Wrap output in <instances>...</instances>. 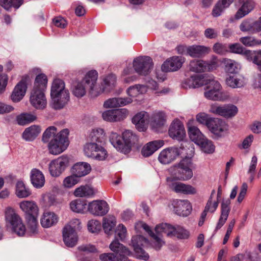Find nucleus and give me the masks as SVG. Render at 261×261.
Wrapping results in <instances>:
<instances>
[{
  "instance_id": "obj_1",
  "label": "nucleus",
  "mask_w": 261,
  "mask_h": 261,
  "mask_svg": "<svg viewBox=\"0 0 261 261\" xmlns=\"http://www.w3.org/2000/svg\"><path fill=\"white\" fill-rule=\"evenodd\" d=\"M205 81L204 85L206 87L203 93L205 98L208 100L219 101H224L230 98L227 92L222 91L221 85L213 75L209 74Z\"/></svg>"
},
{
  "instance_id": "obj_2",
  "label": "nucleus",
  "mask_w": 261,
  "mask_h": 261,
  "mask_svg": "<svg viewBox=\"0 0 261 261\" xmlns=\"http://www.w3.org/2000/svg\"><path fill=\"white\" fill-rule=\"evenodd\" d=\"M192 163L191 159L186 157L170 168V172L173 178L179 180H186L191 179L193 175L191 169Z\"/></svg>"
},
{
  "instance_id": "obj_3",
  "label": "nucleus",
  "mask_w": 261,
  "mask_h": 261,
  "mask_svg": "<svg viewBox=\"0 0 261 261\" xmlns=\"http://www.w3.org/2000/svg\"><path fill=\"white\" fill-rule=\"evenodd\" d=\"M69 133L68 129H63L57 134L55 139L48 143L47 149L50 154L57 155L67 149L69 145Z\"/></svg>"
},
{
  "instance_id": "obj_4",
  "label": "nucleus",
  "mask_w": 261,
  "mask_h": 261,
  "mask_svg": "<svg viewBox=\"0 0 261 261\" xmlns=\"http://www.w3.org/2000/svg\"><path fill=\"white\" fill-rule=\"evenodd\" d=\"M5 218L7 224L10 226L14 233L18 236H22L25 234V226L13 208L8 206L5 208Z\"/></svg>"
},
{
  "instance_id": "obj_5",
  "label": "nucleus",
  "mask_w": 261,
  "mask_h": 261,
  "mask_svg": "<svg viewBox=\"0 0 261 261\" xmlns=\"http://www.w3.org/2000/svg\"><path fill=\"white\" fill-rule=\"evenodd\" d=\"M81 222L75 219L66 225L63 229V237L65 244L68 247L74 246L77 241L76 231L81 228Z\"/></svg>"
},
{
  "instance_id": "obj_6",
  "label": "nucleus",
  "mask_w": 261,
  "mask_h": 261,
  "mask_svg": "<svg viewBox=\"0 0 261 261\" xmlns=\"http://www.w3.org/2000/svg\"><path fill=\"white\" fill-rule=\"evenodd\" d=\"M98 73L96 70H92L88 71L82 80L89 90L92 97H97L105 91L103 88L97 83Z\"/></svg>"
},
{
  "instance_id": "obj_7",
  "label": "nucleus",
  "mask_w": 261,
  "mask_h": 261,
  "mask_svg": "<svg viewBox=\"0 0 261 261\" xmlns=\"http://www.w3.org/2000/svg\"><path fill=\"white\" fill-rule=\"evenodd\" d=\"M158 233H164L168 237H176L179 239H187L189 232L180 226H173L167 223L158 225L155 228Z\"/></svg>"
},
{
  "instance_id": "obj_8",
  "label": "nucleus",
  "mask_w": 261,
  "mask_h": 261,
  "mask_svg": "<svg viewBox=\"0 0 261 261\" xmlns=\"http://www.w3.org/2000/svg\"><path fill=\"white\" fill-rule=\"evenodd\" d=\"M133 67L139 75L145 76L148 74L153 67L152 59L148 56H140L134 59Z\"/></svg>"
},
{
  "instance_id": "obj_9",
  "label": "nucleus",
  "mask_w": 261,
  "mask_h": 261,
  "mask_svg": "<svg viewBox=\"0 0 261 261\" xmlns=\"http://www.w3.org/2000/svg\"><path fill=\"white\" fill-rule=\"evenodd\" d=\"M217 67L218 64L216 60L206 62L201 60H193L189 63V69L196 73L211 72L216 69Z\"/></svg>"
},
{
  "instance_id": "obj_10",
  "label": "nucleus",
  "mask_w": 261,
  "mask_h": 261,
  "mask_svg": "<svg viewBox=\"0 0 261 261\" xmlns=\"http://www.w3.org/2000/svg\"><path fill=\"white\" fill-rule=\"evenodd\" d=\"M209 112L215 115L229 118L234 117L238 113V108L232 104H226L222 106L211 105Z\"/></svg>"
},
{
  "instance_id": "obj_11",
  "label": "nucleus",
  "mask_w": 261,
  "mask_h": 261,
  "mask_svg": "<svg viewBox=\"0 0 261 261\" xmlns=\"http://www.w3.org/2000/svg\"><path fill=\"white\" fill-rule=\"evenodd\" d=\"M69 163L68 158L66 155L61 156L51 161L49 164V171L53 177L59 176L65 170Z\"/></svg>"
},
{
  "instance_id": "obj_12",
  "label": "nucleus",
  "mask_w": 261,
  "mask_h": 261,
  "mask_svg": "<svg viewBox=\"0 0 261 261\" xmlns=\"http://www.w3.org/2000/svg\"><path fill=\"white\" fill-rule=\"evenodd\" d=\"M148 240L142 236H136L132 238L131 244L136 252L138 258L146 260L149 258V255L142 248L147 244Z\"/></svg>"
},
{
  "instance_id": "obj_13",
  "label": "nucleus",
  "mask_w": 261,
  "mask_h": 261,
  "mask_svg": "<svg viewBox=\"0 0 261 261\" xmlns=\"http://www.w3.org/2000/svg\"><path fill=\"white\" fill-rule=\"evenodd\" d=\"M171 206L175 214L182 217L189 215L192 210L191 204L188 200H173Z\"/></svg>"
},
{
  "instance_id": "obj_14",
  "label": "nucleus",
  "mask_w": 261,
  "mask_h": 261,
  "mask_svg": "<svg viewBox=\"0 0 261 261\" xmlns=\"http://www.w3.org/2000/svg\"><path fill=\"white\" fill-rule=\"evenodd\" d=\"M209 74H194L185 79L182 83V87L184 89L197 88L203 86L205 84Z\"/></svg>"
},
{
  "instance_id": "obj_15",
  "label": "nucleus",
  "mask_w": 261,
  "mask_h": 261,
  "mask_svg": "<svg viewBox=\"0 0 261 261\" xmlns=\"http://www.w3.org/2000/svg\"><path fill=\"white\" fill-rule=\"evenodd\" d=\"M88 209L89 212L94 215L102 216L108 213L109 206L106 201L97 200L90 202Z\"/></svg>"
},
{
  "instance_id": "obj_16",
  "label": "nucleus",
  "mask_w": 261,
  "mask_h": 261,
  "mask_svg": "<svg viewBox=\"0 0 261 261\" xmlns=\"http://www.w3.org/2000/svg\"><path fill=\"white\" fill-rule=\"evenodd\" d=\"M207 127L212 133L218 137L223 136L228 130L227 124L219 118L211 119Z\"/></svg>"
},
{
  "instance_id": "obj_17",
  "label": "nucleus",
  "mask_w": 261,
  "mask_h": 261,
  "mask_svg": "<svg viewBox=\"0 0 261 261\" xmlns=\"http://www.w3.org/2000/svg\"><path fill=\"white\" fill-rule=\"evenodd\" d=\"M128 114V112L126 109L109 110L103 112L102 117L107 121H120L126 118Z\"/></svg>"
},
{
  "instance_id": "obj_18",
  "label": "nucleus",
  "mask_w": 261,
  "mask_h": 261,
  "mask_svg": "<svg viewBox=\"0 0 261 261\" xmlns=\"http://www.w3.org/2000/svg\"><path fill=\"white\" fill-rule=\"evenodd\" d=\"M122 148L121 152L126 154L130 152L132 147L138 141V136L132 131L126 130L122 134Z\"/></svg>"
},
{
  "instance_id": "obj_19",
  "label": "nucleus",
  "mask_w": 261,
  "mask_h": 261,
  "mask_svg": "<svg viewBox=\"0 0 261 261\" xmlns=\"http://www.w3.org/2000/svg\"><path fill=\"white\" fill-rule=\"evenodd\" d=\"M169 135L172 139L178 141L183 140L186 135V131L180 121L175 119L171 123L169 128Z\"/></svg>"
},
{
  "instance_id": "obj_20",
  "label": "nucleus",
  "mask_w": 261,
  "mask_h": 261,
  "mask_svg": "<svg viewBox=\"0 0 261 261\" xmlns=\"http://www.w3.org/2000/svg\"><path fill=\"white\" fill-rule=\"evenodd\" d=\"M180 154V149L172 147L163 150L159 154L158 159L163 164H168L173 161Z\"/></svg>"
},
{
  "instance_id": "obj_21",
  "label": "nucleus",
  "mask_w": 261,
  "mask_h": 261,
  "mask_svg": "<svg viewBox=\"0 0 261 261\" xmlns=\"http://www.w3.org/2000/svg\"><path fill=\"white\" fill-rule=\"evenodd\" d=\"M185 62L182 57L174 56L164 62L162 69L165 72L175 71L180 69Z\"/></svg>"
},
{
  "instance_id": "obj_22",
  "label": "nucleus",
  "mask_w": 261,
  "mask_h": 261,
  "mask_svg": "<svg viewBox=\"0 0 261 261\" xmlns=\"http://www.w3.org/2000/svg\"><path fill=\"white\" fill-rule=\"evenodd\" d=\"M44 90H33L30 96V102L32 105L38 109H44L47 104Z\"/></svg>"
},
{
  "instance_id": "obj_23",
  "label": "nucleus",
  "mask_w": 261,
  "mask_h": 261,
  "mask_svg": "<svg viewBox=\"0 0 261 261\" xmlns=\"http://www.w3.org/2000/svg\"><path fill=\"white\" fill-rule=\"evenodd\" d=\"M69 91H65L57 94L56 96L51 97V107L56 110H59L64 108L69 100Z\"/></svg>"
},
{
  "instance_id": "obj_24",
  "label": "nucleus",
  "mask_w": 261,
  "mask_h": 261,
  "mask_svg": "<svg viewBox=\"0 0 261 261\" xmlns=\"http://www.w3.org/2000/svg\"><path fill=\"white\" fill-rule=\"evenodd\" d=\"M149 115L144 111L140 112L136 114L132 118V122L135 125L136 128L140 132L144 131L148 123Z\"/></svg>"
},
{
  "instance_id": "obj_25",
  "label": "nucleus",
  "mask_w": 261,
  "mask_h": 261,
  "mask_svg": "<svg viewBox=\"0 0 261 261\" xmlns=\"http://www.w3.org/2000/svg\"><path fill=\"white\" fill-rule=\"evenodd\" d=\"M210 48L203 45H193L186 48V54L193 58H200L210 51Z\"/></svg>"
},
{
  "instance_id": "obj_26",
  "label": "nucleus",
  "mask_w": 261,
  "mask_h": 261,
  "mask_svg": "<svg viewBox=\"0 0 261 261\" xmlns=\"http://www.w3.org/2000/svg\"><path fill=\"white\" fill-rule=\"evenodd\" d=\"M164 142L162 140H154L147 143L141 149V154L144 157L151 155L155 151L162 147Z\"/></svg>"
},
{
  "instance_id": "obj_27",
  "label": "nucleus",
  "mask_w": 261,
  "mask_h": 261,
  "mask_svg": "<svg viewBox=\"0 0 261 261\" xmlns=\"http://www.w3.org/2000/svg\"><path fill=\"white\" fill-rule=\"evenodd\" d=\"M230 200L229 199L222 200L221 204V216L216 227V230L221 228L227 220L230 211Z\"/></svg>"
},
{
  "instance_id": "obj_28",
  "label": "nucleus",
  "mask_w": 261,
  "mask_h": 261,
  "mask_svg": "<svg viewBox=\"0 0 261 261\" xmlns=\"http://www.w3.org/2000/svg\"><path fill=\"white\" fill-rule=\"evenodd\" d=\"M27 88L25 81L22 79L15 87L11 95L12 100L16 102L22 99L25 94Z\"/></svg>"
},
{
  "instance_id": "obj_29",
  "label": "nucleus",
  "mask_w": 261,
  "mask_h": 261,
  "mask_svg": "<svg viewBox=\"0 0 261 261\" xmlns=\"http://www.w3.org/2000/svg\"><path fill=\"white\" fill-rule=\"evenodd\" d=\"M170 189L177 193L184 194H195L196 193V189L189 185H186L182 182H173L170 185Z\"/></svg>"
},
{
  "instance_id": "obj_30",
  "label": "nucleus",
  "mask_w": 261,
  "mask_h": 261,
  "mask_svg": "<svg viewBox=\"0 0 261 261\" xmlns=\"http://www.w3.org/2000/svg\"><path fill=\"white\" fill-rule=\"evenodd\" d=\"M241 4V7L235 14V18L237 19L242 18L249 14L255 7V3L253 0H243Z\"/></svg>"
},
{
  "instance_id": "obj_31",
  "label": "nucleus",
  "mask_w": 261,
  "mask_h": 261,
  "mask_svg": "<svg viewBox=\"0 0 261 261\" xmlns=\"http://www.w3.org/2000/svg\"><path fill=\"white\" fill-rule=\"evenodd\" d=\"M226 85L232 88H240L246 84L245 77L242 75H229L225 80Z\"/></svg>"
},
{
  "instance_id": "obj_32",
  "label": "nucleus",
  "mask_w": 261,
  "mask_h": 261,
  "mask_svg": "<svg viewBox=\"0 0 261 261\" xmlns=\"http://www.w3.org/2000/svg\"><path fill=\"white\" fill-rule=\"evenodd\" d=\"M19 205L20 208L27 215V217L38 216V208L34 202L24 200L20 202Z\"/></svg>"
},
{
  "instance_id": "obj_33",
  "label": "nucleus",
  "mask_w": 261,
  "mask_h": 261,
  "mask_svg": "<svg viewBox=\"0 0 261 261\" xmlns=\"http://www.w3.org/2000/svg\"><path fill=\"white\" fill-rule=\"evenodd\" d=\"M109 248L111 251L116 253V255L119 257L128 258V256L130 254V251L128 250L122 244L115 239L110 245Z\"/></svg>"
},
{
  "instance_id": "obj_34",
  "label": "nucleus",
  "mask_w": 261,
  "mask_h": 261,
  "mask_svg": "<svg viewBox=\"0 0 261 261\" xmlns=\"http://www.w3.org/2000/svg\"><path fill=\"white\" fill-rule=\"evenodd\" d=\"M41 224L44 228H48L55 225L58 221V216L52 212H45L41 219Z\"/></svg>"
},
{
  "instance_id": "obj_35",
  "label": "nucleus",
  "mask_w": 261,
  "mask_h": 261,
  "mask_svg": "<svg viewBox=\"0 0 261 261\" xmlns=\"http://www.w3.org/2000/svg\"><path fill=\"white\" fill-rule=\"evenodd\" d=\"M166 120L167 116L164 112H155L151 116L150 125L152 127L157 128L163 126Z\"/></svg>"
},
{
  "instance_id": "obj_36",
  "label": "nucleus",
  "mask_w": 261,
  "mask_h": 261,
  "mask_svg": "<svg viewBox=\"0 0 261 261\" xmlns=\"http://www.w3.org/2000/svg\"><path fill=\"white\" fill-rule=\"evenodd\" d=\"M90 171L91 167L87 163H77L74 165L71 169L72 174L79 178L86 175Z\"/></svg>"
},
{
  "instance_id": "obj_37",
  "label": "nucleus",
  "mask_w": 261,
  "mask_h": 261,
  "mask_svg": "<svg viewBox=\"0 0 261 261\" xmlns=\"http://www.w3.org/2000/svg\"><path fill=\"white\" fill-rule=\"evenodd\" d=\"M39 125H33L25 129L22 134V138L27 141L34 140L41 133Z\"/></svg>"
},
{
  "instance_id": "obj_38",
  "label": "nucleus",
  "mask_w": 261,
  "mask_h": 261,
  "mask_svg": "<svg viewBox=\"0 0 261 261\" xmlns=\"http://www.w3.org/2000/svg\"><path fill=\"white\" fill-rule=\"evenodd\" d=\"M31 180L33 186L39 188L43 187L45 182V177L41 171L37 169L31 171Z\"/></svg>"
},
{
  "instance_id": "obj_39",
  "label": "nucleus",
  "mask_w": 261,
  "mask_h": 261,
  "mask_svg": "<svg viewBox=\"0 0 261 261\" xmlns=\"http://www.w3.org/2000/svg\"><path fill=\"white\" fill-rule=\"evenodd\" d=\"M233 1L219 0L213 9L212 15L215 17L220 16L225 9L229 7L231 4L232 3Z\"/></svg>"
},
{
  "instance_id": "obj_40",
  "label": "nucleus",
  "mask_w": 261,
  "mask_h": 261,
  "mask_svg": "<svg viewBox=\"0 0 261 261\" xmlns=\"http://www.w3.org/2000/svg\"><path fill=\"white\" fill-rule=\"evenodd\" d=\"M87 87L81 81H75L72 85V93L77 98L83 97L86 93Z\"/></svg>"
},
{
  "instance_id": "obj_41",
  "label": "nucleus",
  "mask_w": 261,
  "mask_h": 261,
  "mask_svg": "<svg viewBox=\"0 0 261 261\" xmlns=\"http://www.w3.org/2000/svg\"><path fill=\"white\" fill-rule=\"evenodd\" d=\"M63 91H68L65 87L64 82L59 79L54 80L51 88L50 96H56L57 94L62 93Z\"/></svg>"
},
{
  "instance_id": "obj_42",
  "label": "nucleus",
  "mask_w": 261,
  "mask_h": 261,
  "mask_svg": "<svg viewBox=\"0 0 261 261\" xmlns=\"http://www.w3.org/2000/svg\"><path fill=\"white\" fill-rule=\"evenodd\" d=\"M188 134L190 139L197 145L201 144V141L205 138L200 130L195 126L190 127Z\"/></svg>"
},
{
  "instance_id": "obj_43",
  "label": "nucleus",
  "mask_w": 261,
  "mask_h": 261,
  "mask_svg": "<svg viewBox=\"0 0 261 261\" xmlns=\"http://www.w3.org/2000/svg\"><path fill=\"white\" fill-rule=\"evenodd\" d=\"M57 128L54 126L48 127L44 132L43 133L42 137V141L44 143H48L51 140L55 139L57 134Z\"/></svg>"
},
{
  "instance_id": "obj_44",
  "label": "nucleus",
  "mask_w": 261,
  "mask_h": 261,
  "mask_svg": "<svg viewBox=\"0 0 261 261\" xmlns=\"http://www.w3.org/2000/svg\"><path fill=\"white\" fill-rule=\"evenodd\" d=\"M16 195L20 198H24L29 197L31 192L28 188H27L22 181H19L16 185Z\"/></svg>"
},
{
  "instance_id": "obj_45",
  "label": "nucleus",
  "mask_w": 261,
  "mask_h": 261,
  "mask_svg": "<svg viewBox=\"0 0 261 261\" xmlns=\"http://www.w3.org/2000/svg\"><path fill=\"white\" fill-rule=\"evenodd\" d=\"M93 194V188L88 185L81 186L76 188L74 192V196L79 197H89Z\"/></svg>"
},
{
  "instance_id": "obj_46",
  "label": "nucleus",
  "mask_w": 261,
  "mask_h": 261,
  "mask_svg": "<svg viewBox=\"0 0 261 261\" xmlns=\"http://www.w3.org/2000/svg\"><path fill=\"white\" fill-rule=\"evenodd\" d=\"M37 119V116L32 113H22L16 118V120L18 124L24 125L31 123Z\"/></svg>"
},
{
  "instance_id": "obj_47",
  "label": "nucleus",
  "mask_w": 261,
  "mask_h": 261,
  "mask_svg": "<svg viewBox=\"0 0 261 261\" xmlns=\"http://www.w3.org/2000/svg\"><path fill=\"white\" fill-rule=\"evenodd\" d=\"M116 224V218L113 216H109L103 218L102 221V227L105 232L109 234L112 231Z\"/></svg>"
},
{
  "instance_id": "obj_48",
  "label": "nucleus",
  "mask_w": 261,
  "mask_h": 261,
  "mask_svg": "<svg viewBox=\"0 0 261 261\" xmlns=\"http://www.w3.org/2000/svg\"><path fill=\"white\" fill-rule=\"evenodd\" d=\"M23 3V0H0V6L7 11L11 8H19Z\"/></svg>"
},
{
  "instance_id": "obj_49",
  "label": "nucleus",
  "mask_w": 261,
  "mask_h": 261,
  "mask_svg": "<svg viewBox=\"0 0 261 261\" xmlns=\"http://www.w3.org/2000/svg\"><path fill=\"white\" fill-rule=\"evenodd\" d=\"M47 83V79L45 74L38 75L35 79L33 90H44L46 88Z\"/></svg>"
},
{
  "instance_id": "obj_50",
  "label": "nucleus",
  "mask_w": 261,
  "mask_h": 261,
  "mask_svg": "<svg viewBox=\"0 0 261 261\" xmlns=\"http://www.w3.org/2000/svg\"><path fill=\"white\" fill-rule=\"evenodd\" d=\"M109 140L112 145L117 150L121 152V148H122L121 137L118 133L111 132L110 135Z\"/></svg>"
},
{
  "instance_id": "obj_51",
  "label": "nucleus",
  "mask_w": 261,
  "mask_h": 261,
  "mask_svg": "<svg viewBox=\"0 0 261 261\" xmlns=\"http://www.w3.org/2000/svg\"><path fill=\"white\" fill-rule=\"evenodd\" d=\"M105 137L103 129L102 128L93 129L89 136L92 142H101Z\"/></svg>"
},
{
  "instance_id": "obj_52",
  "label": "nucleus",
  "mask_w": 261,
  "mask_h": 261,
  "mask_svg": "<svg viewBox=\"0 0 261 261\" xmlns=\"http://www.w3.org/2000/svg\"><path fill=\"white\" fill-rule=\"evenodd\" d=\"M86 205L85 202L79 199L72 200L70 203V207L71 211L77 213H83L86 208Z\"/></svg>"
},
{
  "instance_id": "obj_53",
  "label": "nucleus",
  "mask_w": 261,
  "mask_h": 261,
  "mask_svg": "<svg viewBox=\"0 0 261 261\" xmlns=\"http://www.w3.org/2000/svg\"><path fill=\"white\" fill-rule=\"evenodd\" d=\"M146 91V88L143 85H136L129 87L127 90V94L132 97H135Z\"/></svg>"
},
{
  "instance_id": "obj_54",
  "label": "nucleus",
  "mask_w": 261,
  "mask_h": 261,
  "mask_svg": "<svg viewBox=\"0 0 261 261\" xmlns=\"http://www.w3.org/2000/svg\"><path fill=\"white\" fill-rule=\"evenodd\" d=\"M225 70L231 73L238 72L241 68L240 64L234 60L227 59L225 61Z\"/></svg>"
},
{
  "instance_id": "obj_55",
  "label": "nucleus",
  "mask_w": 261,
  "mask_h": 261,
  "mask_svg": "<svg viewBox=\"0 0 261 261\" xmlns=\"http://www.w3.org/2000/svg\"><path fill=\"white\" fill-rule=\"evenodd\" d=\"M102 261H129L128 258L119 257L113 253H104L99 255Z\"/></svg>"
},
{
  "instance_id": "obj_56",
  "label": "nucleus",
  "mask_w": 261,
  "mask_h": 261,
  "mask_svg": "<svg viewBox=\"0 0 261 261\" xmlns=\"http://www.w3.org/2000/svg\"><path fill=\"white\" fill-rule=\"evenodd\" d=\"M133 73V70L130 67H127L123 70L121 76L123 81L126 83H130L137 79L136 75H131Z\"/></svg>"
},
{
  "instance_id": "obj_57",
  "label": "nucleus",
  "mask_w": 261,
  "mask_h": 261,
  "mask_svg": "<svg viewBox=\"0 0 261 261\" xmlns=\"http://www.w3.org/2000/svg\"><path fill=\"white\" fill-rule=\"evenodd\" d=\"M98 145L95 142H91L87 143L84 148L85 154L86 156L89 158H93L95 152L99 147Z\"/></svg>"
},
{
  "instance_id": "obj_58",
  "label": "nucleus",
  "mask_w": 261,
  "mask_h": 261,
  "mask_svg": "<svg viewBox=\"0 0 261 261\" xmlns=\"http://www.w3.org/2000/svg\"><path fill=\"white\" fill-rule=\"evenodd\" d=\"M229 48L230 52L238 54H244L249 56L251 54L250 50L245 49L241 44L239 43L231 44L229 45Z\"/></svg>"
},
{
  "instance_id": "obj_59",
  "label": "nucleus",
  "mask_w": 261,
  "mask_h": 261,
  "mask_svg": "<svg viewBox=\"0 0 261 261\" xmlns=\"http://www.w3.org/2000/svg\"><path fill=\"white\" fill-rule=\"evenodd\" d=\"M201 144H198L202 151L207 153H212L215 150V146L212 142L205 138L201 141Z\"/></svg>"
},
{
  "instance_id": "obj_60",
  "label": "nucleus",
  "mask_w": 261,
  "mask_h": 261,
  "mask_svg": "<svg viewBox=\"0 0 261 261\" xmlns=\"http://www.w3.org/2000/svg\"><path fill=\"white\" fill-rule=\"evenodd\" d=\"M37 217V216L27 217L28 229L30 232L33 234L37 232L38 223Z\"/></svg>"
},
{
  "instance_id": "obj_61",
  "label": "nucleus",
  "mask_w": 261,
  "mask_h": 261,
  "mask_svg": "<svg viewBox=\"0 0 261 261\" xmlns=\"http://www.w3.org/2000/svg\"><path fill=\"white\" fill-rule=\"evenodd\" d=\"M155 232L156 234L152 237L153 239L152 245L155 250H159L165 244V242L161 237L164 233H158L156 231Z\"/></svg>"
},
{
  "instance_id": "obj_62",
  "label": "nucleus",
  "mask_w": 261,
  "mask_h": 261,
  "mask_svg": "<svg viewBox=\"0 0 261 261\" xmlns=\"http://www.w3.org/2000/svg\"><path fill=\"white\" fill-rule=\"evenodd\" d=\"M240 41L246 46H252L261 43V41H259L252 36L241 37L240 38Z\"/></svg>"
},
{
  "instance_id": "obj_63",
  "label": "nucleus",
  "mask_w": 261,
  "mask_h": 261,
  "mask_svg": "<svg viewBox=\"0 0 261 261\" xmlns=\"http://www.w3.org/2000/svg\"><path fill=\"white\" fill-rule=\"evenodd\" d=\"M116 82V76L114 74H110L107 76L103 81L105 87H101L106 90L109 91L110 89L112 88Z\"/></svg>"
},
{
  "instance_id": "obj_64",
  "label": "nucleus",
  "mask_w": 261,
  "mask_h": 261,
  "mask_svg": "<svg viewBox=\"0 0 261 261\" xmlns=\"http://www.w3.org/2000/svg\"><path fill=\"white\" fill-rule=\"evenodd\" d=\"M79 182V178L73 174L66 177L63 180V185L65 188H70Z\"/></svg>"
}]
</instances>
